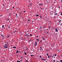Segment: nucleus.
<instances>
[{"label": "nucleus", "instance_id": "18", "mask_svg": "<svg viewBox=\"0 0 62 62\" xmlns=\"http://www.w3.org/2000/svg\"><path fill=\"white\" fill-rule=\"evenodd\" d=\"M17 62H20V61H18V60H17Z\"/></svg>", "mask_w": 62, "mask_h": 62}, {"label": "nucleus", "instance_id": "62", "mask_svg": "<svg viewBox=\"0 0 62 62\" xmlns=\"http://www.w3.org/2000/svg\"><path fill=\"white\" fill-rule=\"evenodd\" d=\"M33 22V21H32V22Z\"/></svg>", "mask_w": 62, "mask_h": 62}, {"label": "nucleus", "instance_id": "46", "mask_svg": "<svg viewBox=\"0 0 62 62\" xmlns=\"http://www.w3.org/2000/svg\"><path fill=\"white\" fill-rule=\"evenodd\" d=\"M40 42H42V41L41 40H40Z\"/></svg>", "mask_w": 62, "mask_h": 62}, {"label": "nucleus", "instance_id": "8", "mask_svg": "<svg viewBox=\"0 0 62 62\" xmlns=\"http://www.w3.org/2000/svg\"><path fill=\"white\" fill-rule=\"evenodd\" d=\"M42 28V26H40V27L39 29L40 30V29H41Z\"/></svg>", "mask_w": 62, "mask_h": 62}, {"label": "nucleus", "instance_id": "34", "mask_svg": "<svg viewBox=\"0 0 62 62\" xmlns=\"http://www.w3.org/2000/svg\"><path fill=\"white\" fill-rule=\"evenodd\" d=\"M42 39H44V37H42Z\"/></svg>", "mask_w": 62, "mask_h": 62}, {"label": "nucleus", "instance_id": "49", "mask_svg": "<svg viewBox=\"0 0 62 62\" xmlns=\"http://www.w3.org/2000/svg\"><path fill=\"white\" fill-rule=\"evenodd\" d=\"M54 13H56V12H54Z\"/></svg>", "mask_w": 62, "mask_h": 62}, {"label": "nucleus", "instance_id": "2", "mask_svg": "<svg viewBox=\"0 0 62 62\" xmlns=\"http://www.w3.org/2000/svg\"><path fill=\"white\" fill-rule=\"evenodd\" d=\"M8 43H6L5 45V46H7V47H8Z\"/></svg>", "mask_w": 62, "mask_h": 62}, {"label": "nucleus", "instance_id": "13", "mask_svg": "<svg viewBox=\"0 0 62 62\" xmlns=\"http://www.w3.org/2000/svg\"><path fill=\"white\" fill-rule=\"evenodd\" d=\"M18 50H17V52H16V53H18Z\"/></svg>", "mask_w": 62, "mask_h": 62}, {"label": "nucleus", "instance_id": "57", "mask_svg": "<svg viewBox=\"0 0 62 62\" xmlns=\"http://www.w3.org/2000/svg\"><path fill=\"white\" fill-rule=\"evenodd\" d=\"M5 38H7V36L6 37H5Z\"/></svg>", "mask_w": 62, "mask_h": 62}, {"label": "nucleus", "instance_id": "59", "mask_svg": "<svg viewBox=\"0 0 62 62\" xmlns=\"http://www.w3.org/2000/svg\"><path fill=\"white\" fill-rule=\"evenodd\" d=\"M13 8H14V7H13Z\"/></svg>", "mask_w": 62, "mask_h": 62}, {"label": "nucleus", "instance_id": "51", "mask_svg": "<svg viewBox=\"0 0 62 62\" xmlns=\"http://www.w3.org/2000/svg\"><path fill=\"white\" fill-rule=\"evenodd\" d=\"M38 36H37V38H38Z\"/></svg>", "mask_w": 62, "mask_h": 62}, {"label": "nucleus", "instance_id": "27", "mask_svg": "<svg viewBox=\"0 0 62 62\" xmlns=\"http://www.w3.org/2000/svg\"><path fill=\"white\" fill-rule=\"evenodd\" d=\"M50 56L51 57H53V56H52V55Z\"/></svg>", "mask_w": 62, "mask_h": 62}, {"label": "nucleus", "instance_id": "55", "mask_svg": "<svg viewBox=\"0 0 62 62\" xmlns=\"http://www.w3.org/2000/svg\"><path fill=\"white\" fill-rule=\"evenodd\" d=\"M59 45H60V44H59Z\"/></svg>", "mask_w": 62, "mask_h": 62}, {"label": "nucleus", "instance_id": "31", "mask_svg": "<svg viewBox=\"0 0 62 62\" xmlns=\"http://www.w3.org/2000/svg\"><path fill=\"white\" fill-rule=\"evenodd\" d=\"M48 59H49V58L50 57L49 56H48Z\"/></svg>", "mask_w": 62, "mask_h": 62}, {"label": "nucleus", "instance_id": "38", "mask_svg": "<svg viewBox=\"0 0 62 62\" xmlns=\"http://www.w3.org/2000/svg\"><path fill=\"white\" fill-rule=\"evenodd\" d=\"M1 36H3V34H2V35H1Z\"/></svg>", "mask_w": 62, "mask_h": 62}, {"label": "nucleus", "instance_id": "9", "mask_svg": "<svg viewBox=\"0 0 62 62\" xmlns=\"http://www.w3.org/2000/svg\"><path fill=\"white\" fill-rule=\"evenodd\" d=\"M36 16L37 17H38L39 16V15H38V14L36 15Z\"/></svg>", "mask_w": 62, "mask_h": 62}, {"label": "nucleus", "instance_id": "3", "mask_svg": "<svg viewBox=\"0 0 62 62\" xmlns=\"http://www.w3.org/2000/svg\"><path fill=\"white\" fill-rule=\"evenodd\" d=\"M39 6H43V4L42 3H40L39 4Z\"/></svg>", "mask_w": 62, "mask_h": 62}, {"label": "nucleus", "instance_id": "10", "mask_svg": "<svg viewBox=\"0 0 62 62\" xmlns=\"http://www.w3.org/2000/svg\"><path fill=\"white\" fill-rule=\"evenodd\" d=\"M30 41H31V40H28V42H29V43H30Z\"/></svg>", "mask_w": 62, "mask_h": 62}, {"label": "nucleus", "instance_id": "60", "mask_svg": "<svg viewBox=\"0 0 62 62\" xmlns=\"http://www.w3.org/2000/svg\"><path fill=\"white\" fill-rule=\"evenodd\" d=\"M4 37V36H2L3 38V37Z\"/></svg>", "mask_w": 62, "mask_h": 62}, {"label": "nucleus", "instance_id": "24", "mask_svg": "<svg viewBox=\"0 0 62 62\" xmlns=\"http://www.w3.org/2000/svg\"><path fill=\"white\" fill-rule=\"evenodd\" d=\"M28 22L30 21V20L29 19H28Z\"/></svg>", "mask_w": 62, "mask_h": 62}, {"label": "nucleus", "instance_id": "33", "mask_svg": "<svg viewBox=\"0 0 62 62\" xmlns=\"http://www.w3.org/2000/svg\"><path fill=\"white\" fill-rule=\"evenodd\" d=\"M32 5V4H31V5H30L31 6V5Z\"/></svg>", "mask_w": 62, "mask_h": 62}, {"label": "nucleus", "instance_id": "23", "mask_svg": "<svg viewBox=\"0 0 62 62\" xmlns=\"http://www.w3.org/2000/svg\"><path fill=\"white\" fill-rule=\"evenodd\" d=\"M30 36H32V35L31 34L30 35Z\"/></svg>", "mask_w": 62, "mask_h": 62}, {"label": "nucleus", "instance_id": "11", "mask_svg": "<svg viewBox=\"0 0 62 62\" xmlns=\"http://www.w3.org/2000/svg\"><path fill=\"white\" fill-rule=\"evenodd\" d=\"M26 36H27V37H28V34H26Z\"/></svg>", "mask_w": 62, "mask_h": 62}, {"label": "nucleus", "instance_id": "15", "mask_svg": "<svg viewBox=\"0 0 62 62\" xmlns=\"http://www.w3.org/2000/svg\"><path fill=\"white\" fill-rule=\"evenodd\" d=\"M53 62H55V60H54L53 61Z\"/></svg>", "mask_w": 62, "mask_h": 62}, {"label": "nucleus", "instance_id": "39", "mask_svg": "<svg viewBox=\"0 0 62 62\" xmlns=\"http://www.w3.org/2000/svg\"><path fill=\"white\" fill-rule=\"evenodd\" d=\"M61 15L62 16V13L61 14Z\"/></svg>", "mask_w": 62, "mask_h": 62}, {"label": "nucleus", "instance_id": "54", "mask_svg": "<svg viewBox=\"0 0 62 62\" xmlns=\"http://www.w3.org/2000/svg\"><path fill=\"white\" fill-rule=\"evenodd\" d=\"M47 33L48 34V32H47Z\"/></svg>", "mask_w": 62, "mask_h": 62}, {"label": "nucleus", "instance_id": "64", "mask_svg": "<svg viewBox=\"0 0 62 62\" xmlns=\"http://www.w3.org/2000/svg\"><path fill=\"white\" fill-rule=\"evenodd\" d=\"M1 61H2V60H1Z\"/></svg>", "mask_w": 62, "mask_h": 62}, {"label": "nucleus", "instance_id": "42", "mask_svg": "<svg viewBox=\"0 0 62 62\" xmlns=\"http://www.w3.org/2000/svg\"><path fill=\"white\" fill-rule=\"evenodd\" d=\"M59 23H60L61 22L60 21H59Z\"/></svg>", "mask_w": 62, "mask_h": 62}, {"label": "nucleus", "instance_id": "37", "mask_svg": "<svg viewBox=\"0 0 62 62\" xmlns=\"http://www.w3.org/2000/svg\"><path fill=\"white\" fill-rule=\"evenodd\" d=\"M16 17H17V18H18V17H18V16H16Z\"/></svg>", "mask_w": 62, "mask_h": 62}, {"label": "nucleus", "instance_id": "63", "mask_svg": "<svg viewBox=\"0 0 62 62\" xmlns=\"http://www.w3.org/2000/svg\"><path fill=\"white\" fill-rule=\"evenodd\" d=\"M40 30L41 31H42V30Z\"/></svg>", "mask_w": 62, "mask_h": 62}, {"label": "nucleus", "instance_id": "52", "mask_svg": "<svg viewBox=\"0 0 62 62\" xmlns=\"http://www.w3.org/2000/svg\"><path fill=\"white\" fill-rule=\"evenodd\" d=\"M32 56H34V55H32Z\"/></svg>", "mask_w": 62, "mask_h": 62}, {"label": "nucleus", "instance_id": "21", "mask_svg": "<svg viewBox=\"0 0 62 62\" xmlns=\"http://www.w3.org/2000/svg\"><path fill=\"white\" fill-rule=\"evenodd\" d=\"M30 55L31 56V57H32V56L33 55L31 54Z\"/></svg>", "mask_w": 62, "mask_h": 62}, {"label": "nucleus", "instance_id": "26", "mask_svg": "<svg viewBox=\"0 0 62 62\" xmlns=\"http://www.w3.org/2000/svg\"><path fill=\"white\" fill-rule=\"evenodd\" d=\"M43 40H44H44H45V39H43Z\"/></svg>", "mask_w": 62, "mask_h": 62}, {"label": "nucleus", "instance_id": "30", "mask_svg": "<svg viewBox=\"0 0 62 62\" xmlns=\"http://www.w3.org/2000/svg\"><path fill=\"white\" fill-rule=\"evenodd\" d=\"M60 62H62V60H60Z\"/></svg>", "mask_w": 62, "mask_h": 62}, {"label": "nucleus", "instance_id": "5", "mask_svg": "<svg viewBox=\"0 0 62 62\" xmlns=\"http://www.w3.org/2000/svg\"><path fill=\"white\" fill-rule=\"evenodd\" d=\"M35 45L36 46H37V42H35Z\"/></svg>", "mask_w": 62, "mask_h": 62}, {"label": "nucleus", "instance_id": "48", "mask_svg": "<svg viewBox=\"0 0 62 62\" xmlns=\"http://www.w3.org/2000/svg\"><path fill=\"white\" fill-rule=\"evenodd\" d=\"M15 32H16V31H15L14 32V33H15Z\"/></svg>", "mask_w": 62, "mask_h": 62}, {"label": "nucleus", "instance_id": "4", "mask_svg": "<svg viewBox=\"0 0 62 62\" xmlns=\"http://www.w3.org/2000/svg\"><path fill=\"white\" fill-rule=\"evenodd\" d=\"M55 31L56 32H58V30L57 29V28H56L55 29Z\"/></svg>", "mask_w": 62, "mask_h": 62}, {"label": "nucleus", "instance_id": "61", "mask_svg": "<svg viewBox=\"0 0 62 62\" xmlns=\"http://www.w3.org/2000/svg\"><path fill=\"white\" fill-rule=\"evenodd\" d=\"M20 32H21H21H19V33H20Z\"/></svg>", "mask_w": 62, "mask_h": 62}, {"label": "nucleus", "instance_id": "43", "mask_svg": "<svg viewBox=\"0 0 62 62\" xmlns=\"http://www.w3.org/2000/svg\"><path fill=\"white\" fill-rule=\"evenodd\" d=\"M58 8H59V9H60V7H59Z\"/></svg>", "mask_w": 62, "mask_h": 62}, {"label": "nucleus", "instance_id": "58", "mask_svg": "<svg viewBox=\"0 0 62 62\" xmlns=\"http://www.w3.org/2000/svg\"><path fill=\"white\" fill-rule=\"evenodd\" d=\"M9 15L10 16H11V15L10 14Z\"/></svg>", "mask_w": 62, "mask_h": 62}, {"label": "nucleus", "instance_id": "16", "mask_svg": "<svg viewBox=\"0 0 62 62\" xmlns=\"http://www.w3.org/2000/svg\"><path fill=\"white\" fill-rule=\"evenodd\" d=\"M56 55H57V54H54V56H56Z\"/></svg>", "mask_w": 62, "mask_h": 62}, {"label": "nucleus", "instance_id": "6", "mask_svg": "<svg viewBox=\"0 0 62 62\" xmlns=\"http://www.w3.org/2000/svg\"><path fill=\"white\" fill-rule=\"evenodd\" d=\"M40 50H43V49H42V48L41 47H40Z\"/></svg>", "mask_w": 62, "mask_h": 62}, {"label": "nucleus", "instance_id": "19", "mask_svg": "<svg viewBox=\"0 0 62 62\" xmlns=\"http://www.w3.org/2000/svg\"><path fill=\"white\" fill-rule=\"evenodd\" d=\"M4 25H2V28H4Z\"/></svg>", "mask_w": 62, "mask_h": 62}, {"label": "nucleus", "instance_id": "32", "mask_svg": "<svg viewBox=\"0 0 62 62\" xmlns=\"http://www.w3.org/2000/svg\"><path fill=\"white\" fill-rule=\"evenodd\" d=\"M47 55V56L48 55V53H47V54H46Z\"/></svg>", "mask_w": 62, "mask_h": 62}, {"label": "nucleus", "instance_id": "29", "mask_svg": "<svg viewBox=\"0 0 62 62\" xmlns=\"http://www.w3.org/2000/svg\"><path fill=\"white\" fill-rule=\"evenodd\" d=\"M25 62H28V61L27 60H26V61H25Z\"/></svg>", "mask_w": 62, "mask_h": 62}, {"label": "nucleus", "instance_id": "56", "mask_svg": "<svg viewBox=\"0 0 62 62\" xmlns=\"http://www.w3.org/2000/svg\"><path fill=\"white\" fill-rule=\"evenodd\" d=\"M9 28H10V27L9 26Z\"/></svg>", "mask_w": 62, "mask_h": 62}, {"label": "nucleus", "instance_id": "47", "mask_svg": "<svg viewBox=\"0 0 62 62\" xmlns=\"http://www.w3.org/2000/svg\"><path fill=\"white\" fill-rule=\"evenodd\" d=\"M23 12H24V13H25V11H24Z\"/></svg>", "mask_w": 62, "mask_h": 62}, {"label": "nucleus", "instance_id": "45", "mask_svg": "<svg viewBox=\"0 0 62 62\" xmlns=\"http://www.w3.org/2000/svg\"><path fill=\"white\" fill-rule=\"evenodd\" d=\"M56 62H60L59 61H57Z\"/></svg>", "mask_w": 62, "mask_h": 62}, {"label": "nucleus", "instance_id": "40", "mask_svg": "<svg viewBox=\"0 0 62 62\" xmlns=\"http://www.w3.org/2000/svg\"><path fill=\"white\" fill-rule=\"evenodd\" d=\"M9 20L8 18V21Z\"/></svg>", "mask_w": 62, "mask_h": 62}, {"label": "nucleus", "instance_id": "12", "mask_svg": "<svg viewBox=\"0 0 62 62\" xmlns=\"http://www.w3.org/2000/svg\"><path fill=\"white\" fill-rule=\"evenodd\" d=\"M13 48H16V47H14V46L13 47Z\"/></svg>", "mask_w": 62, "mask_h": 62}, {"label": "nucleus", "instance_id": "17", "mask_svg": "<svg viewBox=\"0 0 62 62\" xmlns=\"http://www.w3.org/2000/svg\"><path fill=\"white\" fill-rule=\"evenodd\" d=\"M24 54H25V55H27V54H26V52H25V53H24Z\"/></svg>", "mask_w": 62, "mask_h": 62}, {"label": "nucleus", "instance_id": "36", "mask_svg": "<svg viewBox=\"0 0 62 62\" xmlns=\"http://www.w3.org/2000/svg\"><path fill=\"white\" fill-rule=\"evenodd\" d=\"M16 16H17L18 15H17V14H16Z\"/></svg>", "mask_w": 62, "mask_h": 62}, {"label": "nucleus", "instance_id": "7", "mask_svg": "<svg viewBox=\"0 0 62 62\" xmlns=\"http://www.w3.org/2000/svg\"><path fill=\"white\" fill-rule=\"evenodd\" d=\"M42 60H43L45 61H46V59H41Z\"/></svg>", "mask_w": 62, "mask_h": 62}, {"label": "nucleus", "instance_id": "14", "mask_svg": "<svg viewBox=\"0 0 62 62\" xmlns=\"http://www.w3.org/2000/svg\"><path fill=\"white\" fill-rule=\"evenodd\" d=\"M45 2L46 3V4H47V3L48 2L47 1H46V2Z\"/></svg>", "mask_w": 62, "mask_h": 62}, {"label": "nucleus", "instance_id": "1", "mask_svg": "<svg viewBox=\"0 0 62 62\" xmlns=\"http://www.w3.org/2000/svg\"><path fill=\"white\" fill-rule=\"evenodd\" d=\"M3 47H4V48H5V49H7L8 48V46H3Z\"/></svg>", "mask_w": 62, "mask_h": 62}, {"label": "nucleus", "instance_id": "22", "mask_svg": "<svg viewBox=\"0 0 62 62\" xmlns=\"http://www.w3.org/2000/svg\"><path fill=\"white\" fill-rule=\"evenodd\" d=\"M9 37V36L8 35V37H7V38H8Z\"/></svg>", "mask_w": 62, "mask_h": 62}, {"label": "nucleus", "instance_id": "20", "mask_svg": "<svg viewBox=\"0 0 62 62\" xmlns=\"http://www.w3.org/2000/svg\"><path fill=\"white\" fill-rule=\"evenodd\" d=\"M54 14L55 15H57V13H56V14Z\"/></svg>", "mask_w": 62, "mask_h": 62}, {"label": "nucleus", "instance_id": "25", "mask_svg": "<svg viewBox=\"0 0 62 62\" xmlns=\"http://www.w3.org/2000/svg\"><path fill=\"white\" fill-rule=\"evenodd\" d=\"M37 41H39V39H37Z\"/></svg>", "mask_w": 62, "mask_h": 62}, {"label": "nucleus", "instance_id": "44", "mask_svg": "<svg viewBox=\"0 0 62 62\" xmlns=\"http://www.w3.org/2000/svg\"><path fill=\"white\" fill-rule=\"evenodd\" d=\"M2 16V15H0L1 17Z\"/></svg>", "mask_w": 62, "mask_h": 62}, {"label": "nucleus", "instance_id": "28", "mask_svg": "<svg viewBox=\"0 0 62 62\" xmlns=\"http://www.w3.org/2000/svg\"><path fill=\"white\" fill-rule=\"evenodd\" d=\"M42 57V56H39V57L40 58H41Z\"/></svg>", "mask_w": 62, "mask_h": 62}, {"label": "nucleus", "instance_id": "41", "mask_svg": "<svg viewBox=\"0 0 62 62\" xmlns=\"http://www.w3.org/2000/svg\"><path fill=\"white\" fill-rule=\"evenodd\" d=\"M42 17L41 16H40V18H42Z\"/></svg>", "mask_w": 62, "mask_h": 62}, {"label": "nucleus", "instance_id": "50", "mask_svg": "<svg viewBox=\"0 0 62 62\" xmlns=\"http://www.w3.org/2000/svg\"><path fill=\"white\" fill-rule=\"evenodd\" d=\"M4 6V4H3V6Z\"/></svg>", "mask_w": 62, "mask_h": 62}, {"label": "nucleus", "instance_id": "35", "mask_svg": "<svg viewBox=\"0 0 62 62\" xmlns=\"http://www.w3.org/2000/svg\"><path fill=\"white\" fill-rule=\"evenodd\" d=\"M20 58H23V57H20Z\"/></svg>", "mask_w": 62, "mask_h": 62}, {"label": "nucleus", "instance_id": "53", "mask_svg": "<svg viewBox=\"0 0 62 62\" xmlns=\"http://www.w3.org/2000/svg\"><path fill=\"white\" fill-rule=\"evenodd\" d=\"M7 10H9V9H7Z\"/></svg>", "mask_w": 62, "mask_h": 62}]
</instances>
